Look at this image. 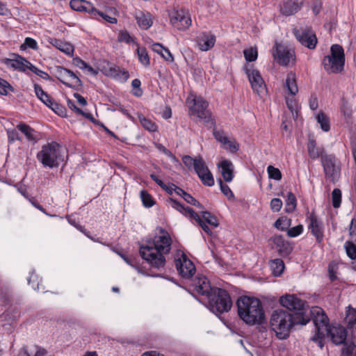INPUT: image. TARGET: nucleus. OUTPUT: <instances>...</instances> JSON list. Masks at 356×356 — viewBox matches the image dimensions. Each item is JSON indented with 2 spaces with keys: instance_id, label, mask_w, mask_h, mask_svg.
Instances as JSON below:
<instances>
[{
  "instance_id": "nucleus-1",
  "label": "nucleus",
  "mask_w": 356,
  "mask_h": 356,
  "mask_svg": "<svg viewBox=\"0 0 356 356\" xmlns=\"http://www.w3.org/2000/svg\"><path fill=\"white\" fill-rule=\"evenodd\" d=\"M172 245V239L169 234L161 229L159 235L154 238L143 242L139 248V253L144 259L141 265H138L136 259L123 254H120L122 259L129 266L134 268L138 273L147 276L159 277L156 270L164 268L168 254Z\"/></svg>"
},
{
  "instance_id": "nucleus-2",
  "label": "nucleus",
  "mask_w": 356,
  "mask_h": 356,
  "mask_svg": "<svg viewBox=\"0 0 356 356\" xmlns=\"http://www.w3.org/2000/svg\"><path fill=\"white\" fill-rule=\"evenodd\" d=\"M236 305L239 318L246 324H261L265 320L262 303L259 298L241 296L238 298Z\"/></svg>"
},
{
  "instance_id": "nucleus-3",
  "label": "nucleus",
  "mask_w": 356,
  "mask_h": 356,
  "mask_svg": "<svg viewBox=\"0 0 356 356\" xmlns=\"http://www.w3.org/2000/svg\"><path fill=\"white\" fill-rule=\"evenodd\" d=\"M168 206L171 207L181 214L188 218L191 221L196 222L202 229L207 234H211V230L205 222L215 227L218 226V222L216 216L209 211L202 212V218L191 207H185L177 200L169 197L166 200Z\"/></svg>"
},
{
  "instance_id": "nucleus-4",
  "label": "nucleus",
  "mask_w": 356,
  "mask_h": 356,
  "mask_svg": "<svg viewBox=\"0 0 356 356\" xmlns=\"http://www.w3.org/2000/svg\"><path fill=\"white\" fill-rule=\"evenodd\" d=\"M300 319L293 316L291 313L284 309L275 310L270 319L272 330L275 332L280 339H286L289 336L294 325L300 324Z\"/></svg>"
},
{
  "instance_id": "nucleus-5",
  "label": "nucleus",
  "mask_w": 356,
  "mask_h": 356,
  "mask_svg": "<svg viewBox=\"0 0 356 356\" xmlns=\"http://www.w3.org/2000/svg\"><path fill=\"white\" fill-rule=\"evenodd\" d=\"M186 104L189 110V115L198 118L207 126L215 125V120L212 118L211 113L208 110L209 102L200 96L191 94L187 99Z\"/></svg>"
},
{
  "instance_id": "nucleus-6",
  "label": "nucleus",
  "mask_w": 356,
  "mask_h": 356,
  "mask_svg": "<svg viewBox=\"0 0 356 356\" xmlns=\"http://www.w3.org/2000/svg\"><path fill=\"white\" fill-rule=\"evenodd\" d=\"M38 160L44 167L57 168L63 161L60 146L56 142L44 145L36 156Z\"/></svg>"
},
{
  "instance_id": "nucleus-7",
  "label": "nucleus",
  "mask_w": 356,
  "mask_h": 356,
  "mask_svg": "<svg viewBox=\"0 0 356 356\" xmlns=\"http://www.w3.org/2000/svg\"><path fill=\"white\" fill-rule=\"evenodd\" d=\"M207 300L209 309L216 315L229 312L232 307L230 295L223 289L213 287Z\"/></svg>"
},
{
  "instance_id": "nucleus-8",
  "label": "nucleus",
  "mask_w": 356,
  "mask_h": 356,
  "mask_svg": "<svg viewBox=\"0 0 356 356\" xmlns=\"http://www.w3.org/2000/svg\"><path fill=\"white\" fill-rule=\"evenodd\" d=\"M280 303L289 310L294 312V316L300 319L301 325H306L309 321L305 302L295 294H286L280 298Z\"/></svg>"
},
{
  "instance_id": "nucleus-9",
  "label": "nucleus",
  "mask_w": 356,
  "mask_h": 356,
  "mask_svg": "<svg viewBox=\"0 0 356 356\" xmlns=\"http://www.w3.org/2000/svg\"><path fill=\"white\" fill-rule=\"evenodd\" d=\"M331 55L324 56L322 63L325 70L328 73H340L343 70L345 54L343 47L337 44L330 48Z\"/></svg>"
},
{
  "instance_id": "nucleus-10",
  "label": "nucleus",
  "mask_w": 356,
  "mask_h": 356,
  "mask_svg": "<svg viewBox=\"0 0 356 356\" xmlns=\"http://www.w3.org/2000/svg\"><path fill=\"white\" fill-rule=\"evenodd\" d=\"M321 163L325 179L332 184L337 182L341 175L342 163L334 154L322 155Z\"/></svg>"
},
{
  "instance_id": "nucleus-11",
  "label": "nucleus",
  "mask_w": 356,
  "mask_h": 356,
  "mask_svg": "<svg viewBox=\"0 0 356 356\" xmlns=\"http://www.w3.org/2000/svg\"><path fill=\"white\" fill-rule=\"evenodd\" d=\"M296 39L305 47L314 49L318 43V39L312 26H300L293 29Z\"/></svg>"
},
{
  "instance_id": "nucleus-12",
  "label": "nucleus",
  "mask_w": 356,
  "mask_h": 356,
  "mask_svg": "<svg viewBox=\"0 0 356 356\" xmlns=\"http://www.w3.org/2000/svg\"><path fill=\"white\" fill-rule=\"evenodd\" d=\"M172 26L179 31L187 30L192 24L191 15L185 9L173 10L169 13Z\"/></svg>"
},
{
  "instance_id": "nucleus-13",
  "label": "nucleus",
  "mask_w": 356,
  "mask_h": 356,
  "mask_svg": "<svg viewBox=\"0 0 356 356\" xmlns=\"http://www.w3.org/2000/svg\"><path fill=\"white\" fill-rule=\"evenodd\" d=\"M54 74L62 83L68 88L81 86L83 84L74 72L62 66H56L54 69Z\"/></svg>"
},
{
  "instance_id": "nucleus-14",
  "label": "nucleus",
  "mask_w": 356,
  "mask_h": 356,
  "mask_svg": "<svg viewBox=\"0 0 356 356\" xmlns=\"http://www.w3.org/2000/svg\"><path fill=\"white\" fill-rule=\"evenodd\" d=\"M284 88L287 90L288 93L291 95V97H286V104L287 107L291 113L296 112L298 104L294 96L298 92V88L294 73L290 72L287 74Z\"/></svg>"
},
{
  "instance_id": "nucleus-15",
  "label": "nucleus",
  "mask_w": 356,
  "mask_h": 356,
  "mask_svg": "<svg viewBox=\"0 0 356 356\" xmlns=\"http://www.w3.org/2000/svg\"><path fill=\"white\" fill-rule=\"evenodd\" d=\"M306 220L308 222L307 227L311 234L315 237L318 244H321L324 238L325 227L323 221L318 218L314 211L308 212Z\"/></svg>"
},
{
  "instance_id": "nucleus-16",
  "label": "nucleus",
  "mask_w": 356,
  "mask_h": 356,
  "mask_svg": "<svg viewBox=\"0 0 356 356\" xmlns=\"http://www.w3.org/2000/svg\"><path fill=\"white\" fill-rule=\"evenodd\" d=\"M273 56L275 60L282 65H288L295 61V51L288 47L276 42L273 49Z\"/></svg>"
},
{
  "instance_id": "nucleus-17",
  "label": "nucleus",
  "mask_w": 356,
  "mask_h": 356,
  "mask_svg": "<svg viewBox=\"0 0 356 356\" xmlns=\"http://www.w3.org/2000/svg\"><path fill=\"white\" fill-rule=\"evenodd\" d=\"M244 70L253 91L258 95L262 93L265 90L266 85L259 70L254 69L252 65H245Z\"/></svg>"
},
{
  "instance_id": "nucleus-18",
  "label": "nucleus",
  "mask_w": 356,
  "mask_h": 356,
  "mask_svg": "<svg viewBox=\"0 0 356 356\" xmlns=\"http://www.w3.org/2000/svg\"><path fill=\"white\" fill-rule=\"evenodd\" d=\"M308 312L312 317L316 330L322 329L326 330L329 327V318L322 308L314 307L310 309H307Z\"/></svg>"
},
{
  "instance_id": "nucleus-19",
  "label": "nucleus",
  "mask_w": 356,
  "mask_h": 356,
  "mask_svg": "<svg viewBox=\"0 0 356 356\" xmlns=\"http://www.w3.org/2000/svg\"><path fill=\"white\" fill-rule=\"evenodd\" d=\"M175 265L178 273L184 279L191 278L195 272L194 264L184 254L175 259Z\"/></svg>"
},
{
  "instance_id": "nucleus-20",
  "label": "nucleus",
  "mask_w": 356,
  "mask_h": 356,
  "mask_svg": "<svg viewBox=\"0 0 356 356\" xmlns=\"http://www.w3.org/2000/svg\"><path fill=\"white\" fill-rule=\"evenodd\" d=\"M326 333L335 345L346 344L347 330L343 326L339 324H332L326 330Z\"/></svg>"
},
{
  "instance_id": "nucleus-21",
  "label": "nucleus",
  "mask_w": 356,
  "mask_h": 356,
  "mask_svg": "<svg viewBox=\"0 0 356 356\" xmlns=\"http://www.w3.org/2000/svg\"><path fill=\"white\" fill-rule=\"evenodd\" d=\"M3 63L7 67L22 72L31 70L33 65L26 58L16 54H13V58H5Z\"/></svg>"
},
{
  "instance_id": "nucleus-22",
  "label": "nucleus",
  "mask_w": 356,
  "mask_h": 356,
  "mask_svg": "<svg viewBox=\"0 0 356 356\" xmlns=\"http://www.w3.org/2000/svg\"><path fill=\"white\" fill-rule=\"evenodd\" d=\"M195 41L201 51H207L214 47L216 37L211 32L203 31L197 35Z\"/></svg>"
},
{
  "instance_id": "nucleus-23",
  "label": "nucleus",
  "mask_w": 356,
  "mask_h": 356,
  "mask_svg": "<svg viewBox=\"0 0 356 356\" xmlns=\"http://www.w3.org/2000/svg\"><path fill=\"white\" fill-rule=\"evenodd\" d=\"M193 291L207 298L211 294L213 287L211 286L208 278L204 275H198L192 284Z\"/></svg>"
},
{
  "instance_id": "nucleus-24",
  "label": "nucleus",
  "mask_w": 356,
  "mask_h": 356,
  "mask_svg": "<svg viewBox=\"0 0 356 356\" xmlns=\"http://www.w3.org/2000/svg\"><path fill=\"white\" fill-rule=\"evenodd\" d=\"M304 4L303 0H286L280 6V13L284 16H291L299 12Z\"/></svg>"
},
{
  "instance_id": "nucleus-25",
  "label": "nucleus",
  "mask_w": 356,
  "mask_h": 356,
  "mask_svg": "<svg viewBox=\"0 0 356 356\" xmlns=\"http://www.w3.org/2000/svg\"><path fill=\"white\" fill-rule=\"evenodd\" d=\"M308 155L312 160L322 159V155L327 154L323 146H318L317 143L312 136H309L307 144Z\"/></svg>"
},
{
  "instance_id": "nucleus-26",
  "label": "nucleus",
  "mask_w": 356,
  "mask_h": 356,
  "mask_svg": "<svg viewBox=\"0 0 356 356\" xmlns=\"http://www.w3.org/2000/svg\"><path fill=\"white\" fill-rule=\"evenodd\" d=\"M70 6L75 11L88 13L90 17H92L95 8L90 2L84 0H71Z\"/></svg>"
},
{
  "instance_id": "nucleus-27",
  "label": "nucleus",
  "mask_w": 356,
  "mask_h": 356,
  "mask_svg": "<svg viewBox=\"0 0 356 356\" xmlns=\"http://www.w3.org/2000/svg\"><path fill=\"white\" fill-rule=\"evenodd\" d=\"M17 129L20 131L26 138V139L33 143H37L40 136L39 132L24 123H20L17 125Z\"/></svg>"
},
{
  "instance_id": "nucleus-28",
  "label": "nucleus",
  "mask_w": 356,
  "mask_h": 356,
  "mask_svg": "<svg viewBox=\"0 0 356 356\" xmlns=\"http://www.w3.org/2000/svg\"><path fill=\"white\" fill-rule=\"evenodd\" d=\"M195 172L197 174L199 178L201 179L204 185L212 186L214 185V179L213 175L206 165L205 163H202Z\"/></svg>"
},
{
  "instance_id": "nucleus-29",
  "label": "nucleus",
  "mask_w": 356,
  "mask_h": 356,
  "mask_svg": "<svg viewBox=\"0 0 356 356\" xmlns=\"http://www.w3.org/2000/svg\"><path fill=\"white\" fill-rule=\"evenodd\" d=\"M273 241L282 256H288L291 253L293 250L291 245L282 236H275L273 238Z\"/></svg>"
},
{
  "instance_id": "nucleus-30",
  "label": "nucleus",
  "mask_w": 356,
  "mask_h": 356,
  "mask_svg": "<svg viewBox=\"0 0 356 356\" xmlns=\"http://www.w3.org/2000/svg\"><path fill=\"white\" fill-rule=\"evenodd\" d=\"M220 169L221 175L226 182H230L234 178V165L233 163L228 160H223L218 165Z\"/></svg>"
},
{
  "instance_id": "nucleus-31",
  "label": "nucleus",
  "mask_w": 356,
  "mask_h": 356,
  "mask_svg": "<svg viewBox=\"0 0 356 356\" xmlns=\"http://www.w3.org/2000/svg\"><path fill=\"white\" fill-rule=\"evenodd\" d=\"M135 18L138 25L142 29L147 30L152 25V15L149 13L136 12Z\"/></svg>"
},
{
  "instance_id": "nucleus-32",
  "label": "nucleus",
  "mask_w": 356,
  "mask_h": 356,
  "mask_svg": "<svg viewBox=\"0 0 356 356\" xmlns=\"http://www.w3.org/2000/svg\"><path fill=\"white\" fill-rule=\"evenodd\" d=\"M108 75L121 82L127 81L129 77V73L127 70L116 65L109 67Z\"/></svg>"
},
{
  "instance_id": "nucleus-33",
  "label": "nucleus",
  "mask_w": 356,
  "mask_h": 356,
  "mask_svg": "<svg viewBox=\"0 0 356 356\" xmlns=\"http://www.w3.org/2000/svg\"><path fill=\"white\" fill-rule=\"evenodd\" d=\"M50 43L67 56H72L74 54V47L67 42L56 38H51Z\"/></svg>"
},
{
  "instance_id": "nucleus-34",
  "label": "nucleus",
  "mask_w": 356,
  "mask_h": 356,
  "mask_svg": "<svg viewBox=\"0 0 356 356\" xmlns=\"http://www.w3.org/2000/svg\"><path fill=\"white\" fill-rule=\"evenodd\" d=\"M47 350L38 346L25 347L21 351L22 356H46Z\"/></svg>"
},
{
  "instance_id": "nucleus-35",
  "label": "nucleus",
  "mask_w": 356,
  "mask_h": 356,
  "mask_svg": "<svg viewBox=\"0 0 356 356\" xmlns=\"http://www.w3.org/2000/svg\"><path fill=\"white\" fill-rule=\"evenodd\" d=\"M152 50L160 54L167 61L172 62L174 60V58L169 49L164 47L160 43L153 44Z\"/></svg>"
},
{
  "instance_id": "nucleus-36",
  "label": "nucleus",
  "mask_w": 356,
  "mask_h": 356,
  "mask_svg": "<svg viewBox=\"0 0 356 356\" xmlns=\"http://www.w3.org/2000/svg\"><path fill=\"white\" fill-rule=\"evenodd\" d=\"M33 88L36 97L42 103H44L46 106H47L49 104H51L52 98L46 92L43 90V89L40 85L34 83Z\"/></svg>"
},
{
  "instance_id": "nucleus-37",
  "label": "nucleus",
  "mask_w": 356,
  "mask_h": 356,
  "mask_svg": "<svg viewBox=\"0 0 356 356\" xmlns=\"http://www.w3.org/2000/svg\"><path fill=\"white\" fill-rule=\"evenodd\" d=\"M182 161L188 168L193 167L195 171H196L200 166H202V163H204V161L201 157L193 159L187 155L183 156Z\"/></svg>"
},
{
  "instance_id": "nucleus-38",
  "label": "nucleus",
  "mask_w": 356,
  "mask_h": 356,
  "mask_svg": "<svg viewBox=\"0 0 356 356\" xmlns=\"http://www.w3.org/2000/svg\"><path fill=\"white\" fill-rule=\"evenodd\" d=\"M93 19H97L100 22H106L110 24H116L118 20L115 17H111L106 13L98 10L95 8L93 10L92 15L91 17Z\"/></svg>"
},
{
  "instance_id": "nucleus-39",
  "label": "nucleus",
  "mask_w": 356,
  "mask_h": 356,
  "mask_svg": "<svg viewBox=\"0 0 356 356\" xmlns=\"http://www.w3.org/2000/svg\"><path fill=\"white\" fill-rule=\"evenodd\" d=\"M137 45V54L138 56L139 61L144 66L147 67L150 65L149 57L147 54V51L146 48L140 47L138 43H136Z\"/></svg>"
},
{
  "instance_id": "nucleus-40",
  "label": "nucleus",
  "mask_w": 356,
  "mask_h": 356,
  "mask_svg": "<svg viewBox=\"0 0 356 356\" xmlns=\"http://www.w3.org/2000/svg\"><path fill=\"white\" fill-rule=\"evenodd\" d=\"M270 266L275 276H280L284 269V261L280 259L272 260Z\"/></svg>"
},
{
  "instance_id": "nucleus-41",
  "label": "nucleus",
  "mask_w": 356,
  "mask_h": 356,
  "mask_svg": "<svg viewBox=\"0 0 356 356\" xmlns=\"http://www.w3.org/2000/svg\"><path fill=\"white\" fill-rule=\"evenodd\" d=\"M325 332L326 330L319 329H315L314 334L310 338V340L316 343L320 348H323L324 347V341H325Z\"/></svg>"
},
{
  "instance_id": "nucleus-42",
  "label": "nucleus",
  "mask_w": 356,
  "mask_h": 356,
  "mask_svg": "<svg viewBox=\"0 0 356 356\" xmlns=\"http://www.w3.org/2000/svg\"><path fill=\"white\" fill-rule=\"evenodd\" d=\"M139 121L144 129L150 131L155 132L158 129V126L151 120L143 115H139Z\"/></svg>"
},
{
  "instance_id": "nucleus-43",
  "label": "nucleus",
  "mask_w": 356,
  "mask_h": 356,
  "mask_svg": "<svg viewBox=\"0 0 356 356\" xmlns=\"http://www.w3.org/2000/svg\"><path fill=\"white\" fill-rule=\"evenodd\" d=\"M316 120L323 131L327 132L330 129V119L324 113H319L316 116Z\"/></svg>"
},
{
  "instance_id": "nucleus-44",
  "label": "nucleus",
  "mask_w": 356,
  "mask_h": 356,
  "mask_svg": "<svg viewBox=\"0 0 356 356\" xmlns=\"http://www.w3.org/2000/svg\"><path fill=\"white\" fill-rule=\"evenodd\" d=\"M297 205V200L295 195L292 192L287 193L286 200L285 211L287 213L293 212Z\"/></svg>"
},
{
  "instance_id": "nucleus-45",
  "label": "nucleus",
  "mask_w": 356,
  "mask_h": 356,
  "mask_svg": "<svg viewBox=\"0 0 356 356\" xmlns=\"http://www.w3.org/2000/svg\"><path fill=\"white\" fill-rule=\"evenodd\" d=\"M344 248L346 250L347 256L351 260H355L356 259V244H355L353 241H347L344 243Z\"/></svg>"
},
{
  "instance_id": "nucleus-46",
  "label": "nucleus",
  "mask_w": 356,
  "mask_h": 356,
  "mask_svg": "<svg viewBox=\"0 0 356 356\" xmlns=\"http://www.w3.org/2000/svg\"><path fill=\"white\" fill-rule=\"evenodd\" d=\"M291 224V220L287 218L286 217H280L274 223V226L279 230L284 231Z\"/></svg>"
},
{
  "instance_id": "nucleus-47",
  "label": "nucleus",
  "mask_w": 356,
  "mask_h": 356,
  "mask_svg": "<svg viewBox=\"0 0 356 356\" xmlns=\"http://www.w3.org/2000/svg\"><path fill=\"white\" fill-rule=\"evenodd\" d=\"M118 41L127 44L136 43L134 37L131 35L126 30L121 31L119 33L118 36Z\"/></svg>"
},
{
  "instance_id": "nucleus-48",
  "label": "nucleus",
  "mask_w": 356,
  "mask_h": 356,
  "mask_svg": "<svg viewBox=\"0 0 356 356\" xmlns=\"http://www.w3.org/2000/svg\"><path fill=\"white\" fill-rule=\"evenodd\" d=\"M20 50L24 51L26 49H31L33 50H36L38 49V45L37 41L31 38L27 37L25 38L23 44L20 45Z\"/></svg>"
},
{
  "instance_id": "nucleus-49",
  "label": "nucleus",
  "mask_w": 356,
  "mask_h": 356,
  "mask_svg": "<svg viewBox=\"0 0 356 356\" xmlns=\"http://www.w3.org/2000/svg\"><path fill=\"white\" fill-rule=\"evenodd\" d=\"M140 198L143 205L147 208L152 207L154 204L152 197L145 190L140 191Z\"/></svg>"
},
{
  "instance_id": "nucleus-50",
  "label": "nucleus",
  "mask_w": 356,
  "mask_h": 356,
  "mask_svg": "<svg viewBox=\"0 0 356 356\" xmlns=\"http://www.w3.org/2000/svg\"><path fill=\"white\" fill-rule=\"evenodd\" d=\"M332 206L339 208L341 202V191L339 188H334L332 193Z\"/></svg>"
},
{
  "instance_id": "nucleus-51",
  "label": "nucleus",
  "mask_w": 356,
  "mask_h": 356,
  "mask_svg": "<svg viewBox=\"0 0 356 356\" xmlns=\"http://www.w3.org/2000/svg\"><path fill=\"white\" fill-rule=\"evenodd\" d=\"M342 354L345 356H356V345L353 343L344 344Z\"/></svg>"
},
{
  "instance_id": "nucleus-52",
  "label": "nucleus",
  "mask_w": 356,
  "mask_h": 356,
  "mask_svg": "<svg viewBox=\"0 0 356 356\" xmlns=\"http://www.w3.org/2000/svg\"><path fill=\"white\" fill-rule=\"evenodd\" d=\"M245 60L249 62H253L257 60L258 56L257 50L256 49L250 48L243 51Z\"/></svg>"
},
{
  "instance_id": "nucleus-53",
  "label": "nucleus",
  "mask_w": 356,
  "mask_h": 356,
  "mask_svg": "<svg viewBox=\"0 0 356 356\" xmlns=\"http://www.w3.org/2000/svg\"><path fill=\"white\" fill-rule=\"evenodd\" d=\"M47 106L51 108L56 114L60 116H64L65 115V108L62 105L55 102L53 99L51 100V104H49Z\"/></svg>"
},
{
  "instance_id": "nucleus-54",
  "label": "nucleus",
  "mask_w": 356,
  "mask_h": 356,
  "mask_svg": "<svg viewBox=\"0 0 356 356\" xmlns=\"http://www.w3.org/2000/svg\"><path fill=\"white\" fill-rule=\"evenodd\" d=\"M8 90L13 91V86L5 79L0 78V95H7Z\"/></svg>"
},
{
  "instance_id": "nucleus-55",
  "label": "nucleus",
  "mask_w": 356,
  "mask_h": 356,
  "mask_svg": "<svg viewBox=\"0 0 356 356\" xmlns=\"http://www.w3.org/2000/svg\"><path fill=\"white\" fill-rule=\"evenodd\" d=\"M267 172L269 177L275 180H280L282 179V173L278 168H276L272 165H269L267 168Z\"/></svg>"
},
{
  "instance_id": "nucleus-56",
  "label": "nucleus",
  "mask_w": 356,
  "mask_h": 356,
  "mask_svg": "<svg viewBox=\"0 0 356 356\" xmlns=\"http://www.w3.org/2000/svg\"><path fill=\"white\" fill-rule=\"evenodd\" d=\"M303 225H298L287 229V235L291 238L297 237L303 232Z\"/></svg>"
},
{
  "instance_id": "nucleus-57",
  "label": "nucleus",
  "mask_w": 356,
  "mask_h": 356,
  "mask_svg": "<svg viewBox=\"0 0 356 356\" xmlns=\"http://www.w3.org/2000/svg\"><path fill=\"white\" fill-rule=\"evenodd\" d=\"M221 192L229 199L234 197V194L228 185L224 184L221 179H218Z\"/></svg>"
},
{
  "instance_id": "nucleus-58",
  "label": "nucleus",
  "mask_w": 356,
  "mask_h": 356,
  "mask_svg": "<svg viewBox=\"0 0 356 356\" xmlns=\"http://www.w3.org/2000/svg\"><path fill=\"white\" fill-rule=\"evenodd\" d=\"M224 148L232 153H234L238 150L239 145L235 140H230L228 138V142H226L225 145H224Z\"/></svg>"
},
{
  "instance_id": "nucleus-59",
  "label": "nucleus",
  "mask_w": 356,
  "mask_h": 356,
  "mask_svg": "<svg viewBox=\"0 0 356 356\" xmlns=\"http://www.w3.org/2000/svg\"><path fill=\"white\" fill-rule=\"evenodd\" d=\"M341 113L346 118H350L352 115V110L348 105V102L345 101L344 99L342 100V104L341 106Z\"/></svg>"
},
{
  "instance_id": "nucleus-60",
  "label": "nucleus",
  "mask_w": 356,
  "mask_h": 356,
  "mask_svg": "<svg viewBox=\"0 0 356 356\" xmlns=\"http://www.w3.org/2000/svg\"><path fill=\"white\" fill-rule=\"evenodd\" d=\"M29 284L31 285L32 288L34 290L39 289V282L38 275L35 274L34 272H32L30 276L28 278Z\"/></svg>"
},
{
  "instance_id": "nucleus-61",
  "label": "nucleus",
  "mask_w": 356,
  "mask_h": 356,
  "mask_svg": "<svg viewBox=\"0 0 356 356\" xmlns=\"http://www.w3.org/2000/svg\"><path fill=\"white\" fill-rule=\"evenodd\" d=\"M30 70L44 80L50 81L51 79L47 72L38 69L33 65H32Z\"/></svg>"
},
{
  "instance_id": "nucleus-62",
  "label": "nucleus",
  "mask_w": 356,
  "mask_h": 356,
  "mask_svg": "<svg viewBox=\"0 0 356 356\" xmlns=\"http://www.w3.org/2000/svg\"><path fill=\"white\" fill-rule=\"evenodd\" d=\"M282 207V201L280 198H273L270 201V209L273 212H278Z\"/></svg>"
},
{
  "instance_id": "nucleus-63",
  "label": "nucleus",
  "mask_w": 356,
  "mask_h": 356,
  "mask_svg": "<svg viewBox=\"0 0 356 356\" xmlns=\"http://www.w3.org/2000/svg\"><path fill=\"white\" fill-rule=\"evenodd\" d=\"M346 320L350 325H353L356 323V312L352 311L350 308H347L346 310Z\"/></svg>"
},
{
  "instance_id": "nucleus-64",
  "label": "nucleus",
  "mask_w": 356,
  "mask_h": 356,
  "mask_svg": "<svg viewBox=\"0 0 356 356\" xmlns=\"http://www.w3.org/2000/svg\"><path fill=\"white\" fill-rule=\"evenodd\" d=\"M323 8V1L321 0H314L312 3V10L315 15L320 13Z\"/></svg>"
}]
</instances>
